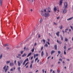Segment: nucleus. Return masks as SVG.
Wrapping results in <instances>:
<instances>
[{"mask_svg":"<svg viewBox=\"0 0 73 73\" xmlns=\"http://www.w3.org/2000/svg\"><path fill=\"white\" fill-rule=\"evenodd\" d=\"M54 24H55V25H57V23H55V22H54Z\"/></svg>","mask_w":73,"mask_h":73,"instance_id":"a19ab883","label":"nucleus"},{"mask_svg":"<svg viewBox=\"0 0 73 73\" xmlns=\"http://www.w3.org/2000/svg\"><path fill=\"white\" fill-rule=\"evenodd\" d=\"M71 49V48H69L68 49V50H70Z\"/></svg>","mask_w":73,"mask_h":73,"instance_id":"bf43d9fd","label":"nucleus"},{"mask_svg":"<svg viewBox=\"0 0 73 73\" xmlns=\"http://www.w3.org/2000/svg\"><path fill=\"white\" fill-rule=\"evenodd\" d=\"M63 12V13H66V9H64V10Z\"/></svg>","mask_w":73,"mask_h":73,"instance_id":"f3484780","label":"nucleus"},{"mask_svg":"<svg viewBox=\"0 0 73 73\" xmlns=\"http://www.w3.org/2000/svg\"><path fill=\"white\" fill-rule=\"evenodd\" d=\"M48 41H50V39L49 38L48 39Z\"/></svg>","mask_w":73,"mask_h":73,"instance_id":"680f3d73","label":"nucleus"},{"mask_svg":"<svg viewBox=\"0 0 73 73\" xmlns=\"http://www.w3.org/2000/svg\"><path fill=\"white\" fill-rule=\"evenodd\" d=\"M57 42H58V43L59 44H61V43H62V42H61V41H59L58 40H57Z\"/></svg>","mask_w":73,"mask_h":73,"instance_id":"1a4fd4ad","label":"nucleus"},{"mask_svg":"<svg viewBox=\"0 0 73 73\" xmlns=\"http://www.w3.org/2000/svg\"><path fill=\"white\" fill-rule=\"evenodd\" d=\"M68 29H66L65 30V32H67V31H68Z\"/></svg>","mask_w":73,"mask_h":73,"instance_id":"c03bdc74","label":"nucleus"},{"mask_svg":"<svg viewBox=\"0 0 73 73\" xmlns=\"http://www.w3.org/2000/svg\"><path fill=\"white\" fill-rule=\"evenodd\" d=\"M42 49H43V46H42L41 47V48L40 49V50H42Z\"/></svg>","mask_w":73,"mask_h":73,"instance_id":"49530a36","label":"nucleus"},{"mask_svg":"<svg viewBox=\"0 0 73 73\" xmlns=\"http://www.w3.org/2000/svg\"><path fill=\"white\" fill-rule=\"evenodd\" d=\"M14 63H15V64H16V60H15Z\"/></svg>","mask_w":73,"mask_h":73,"instance_id":"37998d69","label":"nucleus"},{"mask_svg":"<svg viewBox=\"0 0 73 73\" xmlns=\"http://www.w3.org/2000/svg\"><path fill=\"white\" fill-rule=\"evenodd\" d=\"M6 66H5L3 68V69H5V68H6Z\"/></svg>","mask_w":73,"mask_h":73,"instance_id":"ea45409f","label":"nucleus"},{"mask_svg":"<svg viewBox=\"0 0 73 73\" xmlns=\"http://www.w3.org/2000/svg\"><path fill=\"white\" fill-rule=\"evenodd\" d=\"M3 56V55H2V54H1V56H0V59H1V58H2V56Z\"/></svg>","mask_w":73,"mask_h":73,"instance_id":"f704fd0d","label":"nucleus"},{"mask_svg":"<svg viewBox=\"0 0 73 73\" xmlns=\"http://www.w3.org/2000/svg\"><path fill=\"white\" fill-rule=\"evenodd\" d=\"M35 50V48H33L32 49V52H34V50Z\"/></svg>","mask_w":73,"mask_h":73,"instance_id":"bb28decb","label":"nucleus"},{"mask_svg":"<svg viewBox=\"0 0 73 73\" xmlns=\"http://www.w3.org/2000/svg\"><path fill=\"white\" fill-rule=\"evenodd\" d=\"M43 41L44 42V44H45V40L44 39H43Z\"/></svg>","mask_w":73,"mask_h":73,"instance_id":"79ce46f5","label":"nucleus"},{"mask_svg":"<svg viewBox=\"0 0 73 73\" xmlns=\"http://www.w3.org/2000/svg\"><path fill=\"white\" fill-rule=\"evenodd\" d=\"M67 61H70L69 59H67Z\"/></svg>","mask_w":73,"mask_h":73,"instance_id":"052dcab7","label":"nucleus"},{"mask_svg":"<svg viewBox=\"0 0 73 73\" xmlns=\"http://www.w3.org/2000/svg\"><path fill=\"white\" fill-rule=\"evenodd\" d=\"M50 56H48L47 58L48 60H49V58H50Z\"/></svg>","mask_w":73,"mask_h":73,"instance_id":"de8ad7c7","label":"nucleus"},{"mask_svg":"<svg viewBox=\"0 0 73 73\" xmlns=\"http://www.w3.org/2000/svg\"><path fill=\"white\" fill-rule=\"evenodd\" d=\"M3 3V0H0V7L1 6V5H2V3Z\"/></svg>","mask_w":73,"mask_h":73,"instance_id":"ddd939ff","label":"nucleus"},{"mask_svg":"<svg viewBox=\"0 0 73 73\" xmlns=\"http://www.w3.org/2000/svg\"><path fill=\"white\" fill-rule=\"evenodd\" d=\"M10 66H13V63H11L10 64Z\"/></svg>","mask_w":73,"mask_h":73,"instance_id":"aec40b11","label":"nucleus"},{"mask_svg":"<svg viewBox=\"0 0 73 73\" xmlns=\"http://www.w3.org/2000/svg\"><path fill=\"white\" fill-rule=\"evenodd\" d=\"M64 9H66L67 7H68V3L66 2H65L64 3Z\"/></svg>","mask_w":73,"mask_h":73,"instance_id":"f03ea898","label":"nucleus"},{"mask_svg":"<svg viewBox=\"0 0 73 73\" xmlns=\"http://www.w3.org/2000/svg\"><path fill=\"white\" fill-rule=\"evenodd\" d=\"M70 27L71 28V29H72V30L73 31V27H72V26H70Z\"/></svg>","mask_w":73,"mask_h":73,"instance_id":"c756f323","label":"nucleus"},{"mask_svg":"<svg viewBox=\"0 0 73 73\" xmlns=\"http://www.w3.org/2000/svg\"><path fill=\"white\" fill-rule=\"evenodd\" d=\"M73 19V17H71L70 18H68L67 19V21H69V20H72V19Z\"/></svg>","mask_w":73,"mask_h":73,"instance_id":"f8f14e48","label":"nucleus"},{"mask_svg":"<svg viewBox=\"0 0 73 73\" xmlns=\"http://www.w3.org/2000/svg\"><path fill=\"white\" fill-rule=\"evenodd\" d=\"M58 54H59L61 53V51H58Z\"/></svg>","mask_w":73,"mask_h":73,"instance_id":"c85d7f7f","label":"nucleus"},{"mask_svg":"<svg viewBox=\"0 0 73 73\" xmlns=\"http://www.w3.org/2000/svg\"><path fill=\"white\" fill-rule=\"evenodd\" d=\"M18 70H19L20 72H21V70H20V67H18Z\"/></svg>","mask_w":73,"mask_h":73,"instance_id":"412c9836","label":"nucleus"},{"mask_svg":"<svg viewBox=\"0 0 73 73\" xmlns=\"http://www.w3.org/2000/svg\"><path fill=\"white\" fill-rule=\"evenodd\" d=\"M23 52H24V51H21V54H22L23 53Z\"/></svg>","mask_w":73,"mask_h":73,"instance_id":"4c0bfd02","label":"nucleus"},{"mask_svg":"<svg viewBox=\"0 0 73 73\" xmlns=\"http://www.w3.org/2000/svg\"><path fill=\"white\" fill-rule=\"evenodd\" d=\"M38 70H36V72H36V73H37V72H38Z\"/></svg>","mask_w":73,"mask_h":73,"instance_id":"69168bd1","label":"nucleus"},{"mask_svg":"<svg viewBox=\"0 0 73 73\" xmlns=\"http://www.w3.org/2000/svg\"><path fill=\"white\" fill-rule=\"evenodd\" d=\"M59 28L60 29H62L63 28V27H62V25H61V26H60V27H59Z\"/></svg>","mask_w":73,"mask_h":73,"instance_id":"4be33fe9","label":"nucleus"},{"mask_svg":"<svg viewBox=\"0 0 73 73\" xmlns=\"http://www.w3.org/2000/svg\"><path fill=\"white\" fill-rule=\"evenodd\" d=\"M9 68V66H7L6 68L5 69V72H7V70H8Z\"/></svg>","mask_w":73,"mask_h":73,"instance_id":"6e6552de","label":"nucleus"},{"mask_svg":"<svg viewBox=\"0 0 73 73\" xmlns=\"http://www.w3.org/2000/svg\"><path fill=\"white\" fill-rule=\"evenodd\" d=\"M29 61V59H28V58H27L25 60V61L27 62V61Z\"/></svg>","mask_w":73,"mask_h":73,"instance_id":"393cba45","label":"nucleus"},{"mask_svg":"<svg viewBox=\"0 0 73 73\" xmlns=\"http://www.w3.org/2000/svg\"><path fill=\"white\" fill-rule=\"evenodd\" d=\"M46 10H47V11L48 12L50 13V11L51 10V9H50V7H48V8L46 9Z\"/></svg>","mask_w":73,"mask_h":73,"instance_id":"20e7f679","label":"nucleus"},{"mask_svg":"<svg viewBox=\"0 0 73 73\" xmlns=\"http://www.w3.org/2000/svg\"><path fill=\"white\" fill-rule=\"evenodd\" d=\"M54 52H55V51L54 50H52L51 51V55L53 54V53H54Z\"/></svg>","mask_w":73,"mask_h":73,"instance_id":"9d476101","label":"nucleus"},{"mask_svg":"<svg viewBox=\"0 0 73 73\" xmlns=\"http://www.w3.org/2000/svg\"><path fill=\"white\" fill-rule=\"evenodd\" d=\"M29 63V62H27L25 64V66H27V65H28V64Z\"/></svg>","mask_w":73,"mask_h":73,"instance_id":"72a5a7b5","label":"nucleus"},{"mask_svg":"<svg viewBox=\"0 0 73 73\" xmlns=\"http://www.w3.org/2000/svg\"><path fill=\"white\" fill-rule=\"evenodd\" d=\"M25 56H26V54L25 53L23 55H22V56L23 57H25Z\"/></svg>","mask_w":73,"mask_h":73,"instance_id":"5701e85b","label":"nucleus"},{"mask_svg":"<svg viewBox=\"0 0 73 73\" xmlns=\"http://www.w3.org/2000/svg\"><path fill=\"white\" fill-rule=\"evenodd\" d=\"M60 19V17H57V19H58H58Z\"/></svg>","mask_w":73,"mask_h":73,"instance_id":"6e6d98bb","label":"nucleus"},{"mask_svg":"<svg viewBox=\"0 0 73 73\" xmlns=\"http://www.w3.org/2000/svg\"><path fill=\"white\" fill-rule=\"evenodd\" d=\"M31 54H32V53L31 52H30V53L27 55V57H29V56H31Z\"/></svg>","mask_w":73,"mask_h":73,"instance_id":"dca6fc26","label":"nucleus"},{"mask_svg":"<svg viewBox=\"0 0 73 73\" xmlns=\"http://www.w3.org/2000/svg\"><path fill=\"white\" fill-rule=\"evenodd\" d=\"M32 64H31L30 66V68H32Z\"/></svg>","mask_w":73,"mask_h":73,"instance_id":"58836bf2","label":"nucleus"},{"mask_svg":"<svg viewBox=\"0 0 73 73\" xmlns=\"http://www.w3.org/2000/svg\"><path fill=\"white\" fill-rule=\"evenodd\" d=\"M59 61H61L62 62V59H60L59 60Z\"/></svg>","mask_w":73,"mask_h":73,"instance_id":"864d4df0","label":"nucleus"},{"mask_svg":"<svg viewBox=\"0 0 73 73\" xmlns=\"http://www.w3.org/2000/svg\"><path fill=\"white\" fill-rule=\"evenodd\" d=\"M63 0H60L59 1V5H62V1Z\"/></svg>","mask_w":73,"mask_h":73,"instance_id":"39448f33","label":"nucleus"},{"mask_svg":"<svg viewBox=\"0 0 73 73\" xmlns=\"http://www.w3.org/2000/svg\"><path fill=\"white\" fill-rule=\"evenodd\" d=\"M33 56H32L31 57V60H32V59H33Z\"/></svg>","mask_w":73,"mask_h":73,"instance_id":"603ef678","label":"nucleus"},{"mask_svg":"<svg viewBox=\"0 0 73 73\" xmlns=\"http://www.w3.org/2000/svg\"><path fill=\"white\" fill-rule=\"evenodd\" d=\"M60 38L61 40H63V37L62 36H60Z\"/></svg>","mask_w":73,"mask_h":73,"instance_id":"a878e982","label":"nucleus"},{"mask_svg":"<svg viewBox=\"0 0 73 73\" xmlns=\"http://www.w3.org/2000/svg\"><path fill=\"white\" fill-rule=\"evenodd\" d=\"M49 16H50V15L49 14V13H46L44 14V16L46 17H49Z\"/></svg>","mask_w":73,"mask_h":73,"instance_id":"7ed1b4c3","label":"nucleus"},{"mask_svg":"<svg viewBox=\"0 0 73 73\" xmlns=\"http://www.w3.org/2000/svg\"><path fill=\"white\" fill-rule=\"evenodd\" d=\"M36 45H37V43H35L34 44V46H36Z\"/></svg>","mask_w":73,"mask_h":73,"instance_id":"8fccbe9b","label":"nucleus"},{"mask_svg":"<svg viewBox=\"0 0 73 73\" xmlns=\"http://www.w3.org/2000/svg\"><path fill=\"white\" fill-rule=\"evenodd\" d=\"M44 46H45L46 47H48V44H45Z\"/></svg>","mask_w":73,"mask_h":73,"instance_id":"7c9ffc66","label":"nucleus"},{"mask_svg":"<svg viewBox=\"0 0 73 73\" xmlns=\"http://www.w3.org/2000/svg\"><path fill=\"white\" fill-rule=\"evenodd\" d=\"M57 72L58 73H60V70H57Z\"/></svg>","mask_w":73,"mask_h":73,"instance_id":"09e8293b","label":"nucleus"},{"mask_svg":"<svg viewBox=\"0 0 73 73\" xmlns=\"http://www.w3.org/2000/svg\"><path fill=\"white\" fill-rule=\"evenodd\" d=\"M44 51H42L41 53V57H43V55H44Z\"/></svg>","mask_w":73,"mask_h":73,"instance_id":"9b49d317","label":"nucleus"},{"mask_svg":"<svg viewBox=\"0 0 73 73\" xmlns=\"http://www.w3.org/2000/svg\"><path fill=\"white\" fill-rule=\"evenodd\" d=\"M42 19L41 18L40 19L39 22L40 23H41L42 22Z\"/></svg>","mask_w":73,"mask_h":73,"instance_id":"6ab92c4d","label":"nucleus"},{"mask_svg":"<svg viewBox=\"0 0 73 73\" xmlns=\"http://www.w3.org/2000/svg\"><path fill=\"white\" fill-rule=\"evenodd\" d=\"M54 47L56 50H57V46L56 45H55V46H54Z\"/></svg>","mask_w":73,"mask_h":73,"instance_id":"2eb2a0df","label":"nucleus"},{"mask_svg":"<svg viewBox=\"0 0 73 73\" xmlns=\"http://www.w3.org/2000/svg\"><path fill=\"white\" fill-rule=\"evenodd\" d=\"M42 72H43V73H44V69H43L42 70Z\"/></svg>","mask_w":73,"mask_h":73,"instance_id":"0e129e2a","label":"nucleus"},{"mask_svg":"<svg viewBox=\"0 0 73 73\" xmlns=\"http://www.w3.org/2000/svg\"><path fill=\"white\" fill-rule=\"evenodd\" d=\"M25 62H26L25 61H24V62L23 63V65H25Z\"/></svg>","mask_w":73,"mask_h":73,"instance_id":"e433bc0d","label":"nucleus"},{"mask_svg":"<svg viewBox=\"0 0 73 73\" xmlns=\"http://www.w3.org/2000/svg\"><path fill=\"white\" fill-rule=\"evenodd\" d=\"M47 43L49 45H50V43H49V42H47Z\"/></svg>","mask_w":73,"mask_h":73,"instance_id":"e2e57ef3","label":"nucleus"},{"mask_svg":"<svg viewBox=\"0 0 73 73\" xmlns=\"http://www.w3.org/2000/svg\"><path fill=\"white\" fill-rule=\"evenodd\" d=\"M39 61H40V60H38L37 61V63L38 64V62H39Z\"/></svg>","mask_w":73,"mask_h":73,"instance_id":"3c124183","label":"nucleus"},{"mask_svg":"<svg viewBox=\"0 0 73 73\" xmlns=\"http://www.w3.org/2000/svg\"><path fill=\"white\" fill-rule=\"evenodd\" d=\"M18 56H19V57H20V56H21V54H18Z\"/></svg>","mask_w":73,"mask_h":73,"instance_id":"13d9d810","label":"nucleus"},{"mask_svg":"<svg viewBox=\"0 0 73 73\" xmlns=\"http://www.w3.org/2000/svg\"><path fill=\"white\" fill-rule=\"evenodd\" d=\"M59 31H58L56 33V35L57 36H58V37H59V36H60V35L59 34Z\"/></svg>","mask_w":73,"mask_h":73,"instance_id":"423d86ee","label":"nucleus"},{"mask_svg":"<svg viewBox=\"0 0 73 73\" xmlns=\"http://www.w3.org/2000/svg\"><path fill=\"white\" fill-rule=\"evenodd\" d=\"M23 61L22 60H21L20 61H18V65L19 66H21V64L23 63Z\"/></svg>","mask_w":73,"mask_h":73,"instance_id":"f257e3e1","label":"nucleus"},{"mask_svg":"<svg viewBox=\"0 0 73 73\" xmlns=\"http://www.w3.org/2000/svg\"><path fill=\"white\" fill-rule=\"evenodd\" d=\"M44 13H41V15H42V16H44Z\"/></svg>","mask_w":73,"mask_h":73,"instance_id":"a18cd8bd","label":"nucleus"},{"mask_svg":"<svg viewBox=\"0 0 73 73\" xmlns=\"http://www.w3.org/2000/svg\"><path fill=\"white\" fill-rule=\"evenodd\" d=\"M38 37L39 38H40V35H39L38 36Z\"/></svg>","mask_w":73,"mask_h":73,"instance_id":"338daca9","label":"nucleus"},{"mask_svg":"<svg viewBox=\"0 0 73 73\" xmlns=\"http://www.w3.org/2000/svg\"><path fill=\"white\" fill-rule=\"evenodd\" d=\"M33 62H34V60H32L31 61V64H33Z\"/></svg>","mask_w":73,"mask_h":73,"instance_id":"2f4dec72","label":"nucleus"},{"mask_svg":"<svg viewBox=\"0 0 73 73\" xmlns=\"http://www.w3.org/2000/svg\"><path fill=\"white\" fill-rule=\"evenodd\" d=\"M52 71H53V69H51L50 70V73L51 72H52Z\"/></svg>","mask_w":73,"mask_h":73,"instance_id":"5fc2aeb1","label":"nucleus"},{"mask_svg":"<svg viewBox=\"0 0 73 73\" xmlns=\"http://www.w3.org/2000/svg\"><path fill=\"white\" fill-rule=\"evenodd\" d=\"M64 48L65 50H66V46H65L64 47Z\"/></svg>","mask_w":73,"mask_h":73,"instance_id":"cd10ccee","label":"nucleus"},{"mask_svg":"<svg viewBox=\"0 0 73 73\" xmlns=\"http://www.w3.org/2000/svg\"><path fill=\"white\" fill-rule=\"evenodd\" d=\"M10 62V61H7V62L6 63L7 64H9Z\"/></svg>","mask_w":73,"mask_h":73,"instance_id":"c9c22d12","label":"nucleus"},{"mask_svg":"<svg viewBox=\"0 0 73 73\" xmlns=\"http://www.w3.org/2000/svg\"><path fill=\"white\" fill-rule=\"evenodd\" d=\"M64 54H66V50H64Z\"/></svg>","mask_w":73,"mask_h":73,"instance_id":"b1692460","label":"nucleus"},{"mask_svg":"<svg viewBox=\"0 0 73 73\" xmlns=\"http://www.w3.org/2000/svg\"><path fill=\"white\" fill-rule=\"evenodd\" d=\"M54 11L56 12V11H57V8H56V7H54Z\"/></svg>","mask_w":73,"mask_h":73,"instance_id":"4468645a","label":"nucleus"},{"mask_svg":"<svg viewBox=\"0 0 73 73\" xmlns=\"http://www.w3.org/2000/svg\"><path fill=\"white\" fill-rule=\"evenodd\" d=\"M10 70H11V71H13V68H11V69Z\"/></svg>","mask_w":73,"mask_h":73,"instance_id":"4d7b16f0","label":"nucleus"},{"mask_svg":"<svg viewBox=\"0 0 73 73\" xmlns=\"http://www.w3.org/2000/svg\"><path fill=\"white\" fill-rule=\"evenodd\" d=\"M39 55V54H36L35 55V54L34 55V58H36V56L37 57V56H38Z\"/></svg>","mask_w":73,"mask_h":73,"instance_id":"0eeeda50","label":"nucleus"},{"mask_svg":"<svg viewBox=\"0 0 73 73\" xmlns=\"http://www.w3.org/2000/svg\"><path fill=\"white\" fill-rule=\"evenodd\" d=\"M37 60H38V58H36L35 60V62H36Z\"/></svg>","mask_w":73,"mask_h":73,"instance_id":"473e14b6","label":"nucleus"},{"mask_svg":"<svg viewBox=\"0 0 73 73\" xmlns=\"http://www.w3.org/2000/svg\"><path fill=\"white\" fill-rule=\"evenodd\" d=\"M7 49H9V47H7Z\"/></svg>","mask_w":73,"mask_h":73,"instance_id":"774afa93","label":"nucleus"},{"mask_svg":"<svg viewBox=\"0 0 73 73\" xmlns=\"http://www.w3.org/2000/svg\"><path fill=\"white\" fill-rule=\"evenodd\" d=\"M64 40L65 41H66V42H68V39L67 38H65L64 39Z\"/></svg>","mask_w":73,"mask_h":73,"instance_id":"a211bd4d","label":"nucleus"}]
</instances>
